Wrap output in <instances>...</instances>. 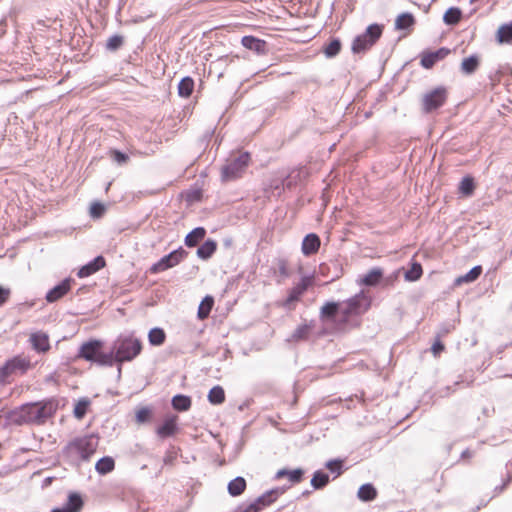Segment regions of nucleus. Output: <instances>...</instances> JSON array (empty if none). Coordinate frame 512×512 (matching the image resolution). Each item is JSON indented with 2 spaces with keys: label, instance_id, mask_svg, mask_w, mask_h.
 <instances>
[{
  "label": "nucleus",
  "instance_id": "42",
  "mask_svg": "<svg viewBox=\"0 0 512 512\" xmlns=\"http://www.w3.org/2000/svg\"><path fill=\"white\" fill-rule=\"evenodd\" d=\"M325 467L334 474V479L339 477L344 471V460L340 458L330 459L325 463Z\"/></svg>",
  "mask_w": 512,
  "mask_h": 512
},
{
  "label": "nucleus",
  "instance_id": "44",
  "mask_svg": "<svg viewBox=\"0 0 512 512\" xmlns=\"http://www.w3.org/2000/svg\"><path fill=\"white\" fill-rule=\"evenodd\" d=\"M475 189V182L473 177L465 176L459 185V191L464 196H470L473 194Z\"/></svg>",
  "mask_w": 512,
  "mask_h": 512
},
{
  "label": "nucleus",
  "instance_id": "14",
  "mask_svg": "<svg viewBox=\"0 0 512 512\" xmlns=\"http://www.w3.org/2000/svg\"><path fill=\"white\" fill-rule=\"evenodd\" d=\"M285 492L284 487H277L270 489L257 497L253 503L259 508V512L264 508L273 504L283 493Z\"/></svg>",
  "mask_w": 512,
  "mask_h": 512
},
{
  "label": "nucleus",
  "instance_id": "11",
  "mask_svg": "<svg viewBox=\"0 0 512 512\" xmlns=\"http://www.w3.org/2000/svg\"><path fill=\"white\" fill-rule=\"evenodd\" d=\"M310 283L311 282L309 277H302L300 282L288 291V295L283 303V306L290 309L291 305L297 302L308 289Z\"/></svg>",
  "mask_w": 512,
  "mask_h": 512
},
{
  "label": "nucleus",
  "instance_id": "46",
  "mask_svg": "<svg viewBox=\"0 0 512 512\" xmlns=\"http://www.w3.org/2000/svg\"><path fill=\"white\" fill-rule=\"evenodd\" d=\"M124 43V37L118 34L112 35L106 42V49L111 52L117 51Z\"/></svg>",
  "mask_w": 512,
  "mask_h": 512
},
{
  "label": "nucleus",
  "instance_id": "59",
  "mask_svg": "<svg viewBox=\"0 0 512 512\" xmlns=\"http://www.w3.org/2000/svg\"><path fill=\"white\" fill-rule=\"evenodd\" d=\"M172 460H173V458H172V457H170V456H166V457L164 458V463H165V464H170V463H172Z\"/></svg>",
  "mask_w": 512,
  "mask_h": 512
},
{
  "label": "nucleus",
  "instance_id": "5",
  "mask_svg": "<svg viewBox=\"0 0 512 512\" xmlns=\"http://www.w3.org/2000/svg\"><path fill=\"white\" fill-rule=\"evenodd\" d=\"M383 29L382 24H370L362 34L354 38L351 46L352 52L361 54L369 50L382 36Z\"/></svg>",
  "mask_w": 512,
  "mask_h": 512
},
{
  "label": "nucleus",
  "instance_id": "35",
  "mask_svg": "<svg viewBox=\"0 0 512 512\" xmlns=\"http://www.w3.org/2000/svg\"><path fill=\"white\" fill-rule=\"evenodd\" d=\"M194 89V80L190 76L183 77L178 84V94L181 97L188 98Z\"/></svg>",
  "mask_w": 512,
  "mask_h": 512
},
{
  "label": "nucleus",
  "instance_id": "27",
  "mask_svg": "<svg viewBox=\"0 0 512 512\" xmlns=\"http://www.w3.org/2000/svg\"><path fill=\"white\" fill-rule=\"evenodd\" d=\"M482 273V267L480 265L474 266L466 274L457 277L454 281L455 286H459L463 283H472L479 278Z\"/></svg>",
  "mask_w": 512,
  "mask_h": 512
},
{
  "label": "nucleus",
  "instance_id": "8",
  "mask_svg": "<svg viewBox=\"0 0 512 512\" xmlns=\"http://www.w3.org/2000/svg\"><path fill=\"white\" fill-rule=\"evenodd\" d=\"M188 256V252L183 249L182 247H179L173 251H171L169 254L161 257L156 263H154L149 271L151 274H158L163 271H166L170 268L175 267L178 265L181 261H183Z\"/></svg>",
  "mask_w": 512,
  "mask_h": 512
},
{
  "label": "nucleus",
  "instance_id": "17",
  "mask_svg": "<svg viewBox=\"0 0 512 512\" xmlns=\"http://www.w3.org/2000/svg\"><path fill=\"white\" fill-rule=\"evenodd\" d=\"M106 265L105 258L102 255L96 256L94 259L83 265L77 272L79 278H86L98 272Z\"/></svg>",
  "mask_w": 512,
  "mask_h": 512
},
{
  "label": "nucleus",
  "instance_id": "3",
  "mask_svg": "<svg viewBox=\"0 0 512 512\" xmlns=\"http://www.w3.org/2000/svg\"><path fill=\"white\" fill-rule=\"evenodd\" d=\"M103 342L97 339H91L83 343L78 352V357L99 366H112L115 363L113 351L102 352Z\"/></svg>",
  "mask_w": 512,
  "mask_h": 512
},
{
  "label": "nucleus",
  "instance_id": "24",
  "mask_svg": "<svg viewBox=\"0 0 512 512\" xmlns=\"http://www.w3.org/2000/svg\"><path fill=\"white\" fill-rule=\"evenodd\" d=\"M206 230L204 227H196L192 229L184 239V243L187 247H195L205 238Z\"/></svg>",
  "mask_w": 512,
  "mask_h": 512
},
{
  "label": "nucleus",
  "instance_id": "33",
  "mask_svg": "<svg viewBox=\"0 0 512 512\" xmlns=\"http://www.w3.org/2000/svg\"><path fill=\"white\" fill-rule=\"evenodd\" d=\"M479 63L480 61L477 55H470L463 59L461 63V71L467 75L473 74L477 70Z\"/></svg>",
  "mask_w": 512,
  "mask_h": 512
},
{
  "label": "nucleus",
  "instance_id": "19",
  "mask_svg": "<svg viewBox=\"0 0 512 512\" xmlns=\"http://www.w3.org/2000/svg\"><path fill=\"white\" fill-rule=\"evenodd\" d=\"M242 45L251 51L256 52L257 54H265L267 52L268 44L265 40L257 38L252 35H246L242 37L241 40Z\"/></svg>",
  "mask_w": 512,
  "mask_h": 512
},
{
  "label": "nucleus",
  "instance_id": "45",
  "mask_svg": "<svg viewBox=\"0 0 512 512\" xmlns=\"http://www.w3.org/2000/svg\"><path fill=\"white\" fill-rule=\"evenodd\" d=\"M89 405H90V400L89 399L81 398L76 403V405L74 407V411H73L74 416L77 419H82L86 415Z\"/></svg>",
  "mask_w": 512,
  "mask_h": 512
},
{
  "label": "nucleus",
  "instance_id": "38",
  "mask_svg": "<svg viewBox=\"0 0 512 512\" xmlns=\"http://www.w3.org/2000/svg\"><path fill=\"white\" fill-rule=\"evenodd\" d=\"M208 401L213 405H220L225 401V391L223 387L216 385L208 393Z\"/></svg>",
  "mask_w": 512,
  "mask_h": 512
},
{
  "label": "nucleus",
  "instance_id": "23",
  "mask_svg": "<svg viewBox=\"0 0 512 512\" xmlns=\"http://www.w3.org/2000/svg\"><path fill=\"white\" fill-rule=\"evenodd\" d=\"M217 242L213 239L205 240L197 249V256L202 260L210 259L216 252Z\"/></svg>",
  "mask_w": 512,
  "mask_h": 512
},
{
  "label": "nucleus",
  "instance_id": "28",
  "mask_svg": "<svg viewBox=\"0 0 512 512\" xmlns=\"http://www.w3.org/2000/svg\"><path fill=\"white\" fill-rule=\"evenodd\" d=\"M192 404L191 398L187 395L177 394L171 400L172 407L179 411L184 412L190 409Z\"/></svg>",
  "mask_w": 512,
  "mask_h": 512
},
{
  "label": "nucleus",
  "instance_id": "51",
  "mask_svg": "<svg viewBox=\"0 0 512 512\" xmlns=\"http://www.w3.org/2000/svg\"><path fill=\"white\" fill-rule=\"evenodd\" d=\"M11 290L0 285V307L9 299Z\"/></svg>",
  "mask_w": 512,
  "mask_h": 512
},
{
  "label": "nucleus",
  "instance_id": "58",
  "mask_svg": "<svg viewBox=\"0 0 512 512\" xmlns=\"http://www.w3.org/2000/svg\"><path fill=\"white\" fill-rule=\"evenodd\" d=\"M231 244H232V239H231V238H226V239H224V245H225L226 247L231 246Z\"/></svg>",
  "mask_w": 512,
  "mask_h": 512
},
{
  "label": "nucleus",
  "instance_id": "18",
  "mask_svg": "<svg viewBox=\"0 0 512 512\" xmlns=\"http://www.w3.org/2000/svg\"><path fill=\"white\" fill-rule=\"evenodd\" d=\"M178 429L177 416L173 415L167 417L163 423L156 428V434L161 439H166L175 435Z\"/></svg>",
  "mask_w": 512,
  "mask_h": 512
},
{
  "label": "nucleus",
  "instance_id": "39",
  "mask_svg": "<svg viewBox=\"0 0 512 512\" xmlns=\"http://www.w3.org/2000/svg\"><path fill=\"white\" fill-rule=\"evenodd\" d=\"M213 305H214V299L212 296L204 297V299L201 301V303L198 307V312H197L198 318L201 320L206 319L209 316Z\"/></svg>",
  "mask_w": 512,
  "mask_h": 512
},
{
  "label": "nucleus",
  "instance_id": "12",
  "mask_svg": "<svg viewBox=\"0 0 512 512\" xmlns=\"http://www.w3.org/2000/svg\"><path fill=\"white\" fill-rule=\"evenodd\" d=\"M72 282L73 279L70 277L63 279L46 293V301L48 303H54L61 299L70 291Z\"/></svg>",
  "mask_w": 512,
  "mask_h": 512
},
{
  "label": "nucleus",
  "instance_id": "47",
  "mask_svg": "<svg viewBox=\"0 0 512 512\" xmlns=\"http://www.w3.org/2000/svg\"><path fill=\"white\" fill-rule=\"evenodd\" d=\"M109 156L113 159L114 162H116L119 165H124L129 160V155L127 153L117 149H111L109 151Z\"/></svg>",
  "mask_w": 512,
  "mask_h": 512
},
{
  "label": "nucleus",
  "instance_id": "32",
  "mask_svg": "<svg viewBox=\"0 0 512 512\" xmlns=\"http://www.w3.org/2000/svg\"><path fill=\"white\" fill-rule=\"evenodd\" d=\"M462 18V11L458 7H450L443 15V21L446 25H457Z\"/></svg>",
  "mask_w": 512,
  "mask_h": 512
},
{
  "label": "nucleus",
  "instance_id": "52",
  "mask_svg": "<svg viewBox=\"0 0 512 512\" xmlns=\"http://www.w3.org/2000/svg\"><path fill=\"white\" fill-rule=\"evenodd\" d=\"M444 348V344L439 339H437L432 345L431 350L434 356H438L444 350Z\"/></svg>",
  "mask_w": 512,
  "mask_h": 512
},
{
  "label": "nucleus",
  "instance_id": "16",
  "mask_svg": "<svg viewBox=\"0 0 512 512\" xmlns=\"http://www.w3.org/2000/svg\"><path fill=\"white\" fill-rule=\"evenodd\" d=\"M450 49L441 47L435 51L425 52L421 57V65L426 69L432 68L438 61L450 54Z\"/></svg>",
  "mask_w": 512,
  "mask_h": 512
},
{
  "label": "nucleus",
  "instance_id": "1",
  "mask_svg": "<svg viewBox=\"0 0 512 512\" xmlns=\"http://www.w3.org/2000/svg\"><path fill=\"white\" fill-rule=\"evenodd\" d=\"M55 406L52 401L30 402L10 410L6 413L8 423L18 426L26 424H43L55 413Z\"/></svg>",
  "mask_w": 512,
  "mask_h": 512
},
{
  "label": "nucleus",
  "instance_id": "50",
  "mask_svg": "<svg viewBox=\"0 0 512 512\" xmlns=\"http://www.w3.org/2000/svg\"><path fill=\"white\" fill-rule=\"evenodd\" d=\"M235 512H259V508L255 506V504L253 503V501L249 504H242V505H239L236 509H235Z\"/></svg>",
  "mask_w": 512,
  "mask_h": 512
},
{
  "label": "nucleus",
  "instance_id": "54",
  "mask_svg": "<svg viewBox=\"0 0 512 512\" xmlns=\"http://www.w3.org/2000/svg\"><path fill=\"white\" fill-rule=\"evenodd\" d=\"M507 487V483H503L502 485L496 486L494 489L495 494L501 493Z\"/></svg>",
  "mask_w": 512,
  "mask_h": 512
},
{
  "label": "nucleus",
  "instance_id": "4",
  "mask_svg": "<svg viewBox=\"0 0 512 512\" xmlns=\"http://www.w3.org/2000/svg\"><path fill=\"white\" fill-rule=\"evenodd\" d=\"M98 440L93 435L76 438L66 446L67 454L74 460L88 461L95 453Z\"/></svg>",
  "mask_w": 512,
  "mask_h": 512
},
{
  "label": "nucleus",
  "instance_id": "29",
  "mask_svg": "<svg viewBox=\"0 0 512 512\" xmlns=\"http://www.w3.org/2000/svg\"><path fill=\"white\" fill-rule=\"evenodd\" d=\"M357 496L364 502L372 501L377 496V490L371 483H365L358 489Z\"/></svg>",
  "mask_w": 512,
  "mask_h": 512
},
{
  "label": "nucleus",
  "instance_id": "48",
  "mask_svg": "<svg viewBox=\"0 0 512 512\" xmlns=\"http://www.w3.org/2000/svg\"><path fill=\"white\" fill-rule=\"evenodd\" d=\"M152 410L149 407H142L136 412V421L138 423H146L151 419Z\"/></svg>",
  "mask_w": 512,
  "mask_h": 512
},
{
  "label": "nucleus",
  "instance_id": "36",
  "mask_svg": "<svg viewBox=\"0 0 512 512\" xmlns=\"http://www.w3.org/2000/svg\"><path fill=\"white\" fill-rule=\"evenodd\" d=\"M166 340V333L160 327L150 329L148 333V341L152 346H160Z\"/></svg>",
  "mask_w": 512,
  "mask_h": 512
},
{
  "label": "nucleus",
  "instance_id": "34",
  "mask_svg": "<svg viewBox=\"0 0 512 512\" xmlns=\"http://www.w3.org/2000/svg\"><path fill=\"white\" fill-rule=\"evenodd\" d=\"M497 40L501 44H512V21L498 28Z\"/></svg>",
  "mask_w": 512,
  "mask_h": 512
},
{
  "label": "nucleus",
  "instance_id": "9",
  "mask_svg": "<svg viewBox=\"0 0 512 512\" xmlns=\"http://www.w3.org/2000/svg\"><path fill=\"white\" fill-rule=\"evenodd\" d=\"M31 367V362L28 358L20 355L14 356L7 360L3 366L0 367V382L5 383L9 376L13 374H24Z\"/></svg>",
  "mask_w": 512,
  "mask_h": 512
},
{
  "label": "nucleus",
  "instance_id": "6",
  "mask_svg": "<svg viewBox=\"0 0 512 512\" xmlns=\"http://www.w3.org/2000/svg\"><path fill=\"white\" fill-rule=\"evenodd\" d=\"M249 161L250 154L248 152H243L237 157L228 160L221 168L222 181L228 182L238 178L248 166Z\"/></svg>",
  "mask_w": 512,
  "mask_h": 512
},
{
  "label": "nucleus",
  "instance_id": "56",
  "mask_svg": "<svg viewBox=\"0 0 512 512\" xmlns=\"http://www.w3.org/2000/svg\"><path fill=\"white\" fill-rule=\"evenodd\" d=\"M453 328L452 325H444L442 328H441V333L442 335L444 334H447L450 332V330Z\"/></svg>",
  "mask_w": 512,
  "mask_h": 512
},
{
  "label": "nucleus",
  "instance_id": "55",
  "mask_svg": "<svg viewBox=\"0 0 512 512\" xmlns=\"http://www.w3.org/2000/svg\"><path fill=\"white\" fill-rule=\"evenodd\" d=\"M399 275V271H395L391 276H389L386 281L387 283H392L393 280L397 279Z\"/></svg>",
  "mask_w": 512,
  "mask_h": 512
},
{
  "label": "nucleus",
  "instance_id": "57",
  "mask_svg": "<svg viewBox=\"0 0 512 512\" xmlns=\"http://www.w3.org/2000/svg\"><path fill=\"white\" fill-rule=\"evenodd\" d=\"M471 456V452L469 449H466L464 450L462 453H461V457L462 458H466V457H470Z\"/></svg>",
  "mask_w": 512,
  "mask_h": 512
},
{
  "label": "nucleus",
  "instance_id": "13",
  "mask_svg": "<svg viewBox=\"0 0 512 512\" xmlns=\"http://www.w3.org/2000/svg\"><path fill=\"white\" fill-rule=\"evenodd\" d=\"M338 315L343 317V307L340 302H326L320 309V319L323 322H334Z\"/></svg>",
  "mask_w": 512,
  "mask_h": 512
},
{
  "label": "nucleus",
  "instance_id": "7",
  "mask_svg": "<svg viewBox=\"0 0 512 512\" xmlns=\"http://www.w3.org/2000/svg\"><path fill=\"white\" fill-rule=\"evenodd\" d=\"M341 303L343 307V321H346L350 316L365 313L371 306V298L361 291Z\"/></svg>",
  "mask_w": 512,
  "mask_h": 512
},
{
  "label": "nucleus",
  "instance_id": "25",
  "mask_svg": "<svg viewBox=\"0 0 512 512\" xmlns=\"http://www.w3.org/2000/svg\"><path fill=\"white\" fill-rule=\"evenodd\" d=\"M287 476L289 481L293 484L299 483L302 481L304 476V470L301 468H296L294 470H288V469H280L276 475V479H280Z\"/></svg>",
  "mask_w": 512,
  "mask_h": 512
},
{
  "label": "nucleus",
  "instance_id": "41",
  "mask_svg": "<svg viewBox=\"0 0 512 512\" xmlns=\"http://www.w3.org/2000/svg\"><path fill=\"white\" fill-rule=\"evenodd\" d=\"M414 23L415 19L411 13H402L396 18L395 27L398 30H406L413 26Z\"/></svg>",
  "mask_w": 512,
  "mask_h": 512
},
{
  "label": "nucleus",
  "instance_id": "30",
  "mask_svg": "<svg viewBox=\"0 0 512 512\" xmlns=\"http://www.w3.org/2000/svg\"><path fill=\"white\" fill-rule=\"evenodd\" d=\"M114 468H115V461L110 456H104V457L100 458L96 462V465H95V470L100 475H106V474L110 473L111 471H113Z\"/></svg>",
  "mask_w": 512,
  "mask_h": 512
},
{
  "label": "nucleus",
  "instance_id": "31",
  "mask_svg": "<svg viewBox=\"0 0 512 512\" xmlns=\"http://www.w3.org/2000/svg\"><path fill=\"white\" fill-rule=\"evenodd\" d=\"M329 482V474L323 470H317L314 472L310 483L315 490H320L323 489Z\"/></svg>",
  "mask_w": 512,
  "mask_h": 512
},
{
  "label": "nucleus",
  "instance_id": "37",
  "mask_svg": "<svg viewBox=\"0 0 512 512\" xmlns=\"http://www.w3.org/2000/svg\"><path fill=\"white\" fill-rule=\"evenodd\" d=\"M313 326L314 325L312 322L310 324L304 323V324L299 325L295 329V331L293 332V334L291 335V338L289 340L298 342V341L307 339Z\"/></svg>",
  "mask_w": 512,
  "mask_h": 512
},
{
  "label": "nucleus",
  "instance_id": "21",
  "mask_svg": "<svg viewBox=\"0 0 512 512\" xmlns=\"http://www.w3.org/2000/svg\"><path fill=\"white\" fill-rule=\"evenodd\" d=\"M384 271L380 267H373L359 279V284L367 287H375L383 279Z\"/></svg>",
  "mask_w": 512,
  "mask_h": 512
},
{
  "label": "nucleus",
  "instance_id": "2",
  "mask_svg": "<svg viewBox=\"0 0 512 512\" xmlns=\"http://www.w3.org/2000/svg\"><path fill=\"white\" fill-rule=\"evenodd\" d=\"M111 351L116 363L129 362L141 353L142 342L133 335H121L113 342Z\"/></svg>",
  "mask_w": 512,
  "mask_h": 512
},
{
  "label": "nucleus",
  "instance_id": "22",
  "mask_svg": "<svg viewBox=\"0 0 512 512\" xmlns=\"http://www.w3.org/2000/svg\"><path fill=\"white\" fill-rule=\"evenodd\" d=\"M30 341L37 352H46L50 349L49 337L46 333L36 332L31 334Z\"/></svg>",
  "mask_w": 512,
  "mask_h": 512
},
{
  "label": "nucleus",
  "instance_id": "10",
  "mask_svg": "<svg viewBox=\"0 0 512 512\" xmlns=\"http://www.w3.org/2000/svg\"><path fill=\"white\" fill-rule=\"evenodd\" d=\"M448 97V91L444 86H438L423 96L422 109L425 113H431L442 107Z\"/></svg>",
  "mask_w": 512,
  "mask_h": 512
},
{
  "label": "nucleus",
  "instance_id": "49",
  "mask_svg": "<svg viewBox=\"0 0 512 512\" xmlns=\"http://www.w3.org/2000/svg\"><path fill=\"white\" fill-rule=\"evenodd\" d=\"M105 210H106V208H105L104 204H102L100 202H94L90 206V215L92 218H100L103 216Z\"/></svg>",
  "mask_w": 512,
  "mask_h": 512
},
{
  "label": "nucleus",
  "instance_id": "40",
  "mask_svg": "<svg viewBox=\"0 0 512 512\" xmlns=\"http://www.w3.org/2000/svg\"><path fill=\"white\" fill-rule=\"evenodd\" d=\"M423 274L422 266L419 262H412L411 267L405 271L404 278L406 281L414 282L420 279Z\"/></svg>",
  "mask_w": 512,
  "mask_h": 512
},
{
  "label": "nucleus",
  "instance_id": "26",
  "mask_svg": "<svg viewBox=\"0 0 512 512\" xmlns=\"http://www.w3.org/2000/svg\"><path fill=\"white\" fill-rule=\"evenodd\" d=\"M246 486V480L241 476H237L228 483L227 490L232 497H237L245 491Z\"/></svg>",
  "mask_w": 512,
  "mask_h": 512
},
{
  "label": "nucleus",
  "instance_id": "61",
  "mask_svg": "<svg viewBox=\"0 0 512 512\" xmlns=\"http://www.w3.org/2000/svg\"><path fill=\"white\" fill-rule=\"evenodd\" d=\"M118 375H121V367L118 368Z\"/></svg>",
  "mask_w": 512,
  "mask_h": 512
},
{
  "label": "nucleus",
  "instance_id": "15",
  "mask_svg": "<svg viewBox=\"0 0 512 512\" xmlns=\"http://www.w3.org/2000/svg\"><path fill=\"white\" fill-rule=\"evenodd\" d=\"M84 506V500L79 492H70L66 503L61 508H53L52 512H80Z\"/></svg>",
  "mask_w": 512,
  "mask_h": 512
},
{
  "label": "nucleus",
  "instance_id": "43",
  "mask_svg": "<svg viewBox=\"0 0 512 512\" xmlns=\"http://www.w3.org/2000/svg\"><path fill=\"white\" fill-rule=\"evenodd\" d=\"M341 47V41L338 38H333L324 46L323 52L327 58H333L339 54Z\"/></svg>",
  "mask_w": 512,
  "mask_h": 512
},
{
  "label": "nucleus",
  "instance_id": "20",
  "mask_svg": "<svg viewBox=\"0 0 512 512\" xmlns=\"http://www.w3.org/2000/svg\"><path fill=\"white\" fill-rule=\"evenodd\" d=\"M321 240L320 237L315 233L307 234L303 241L301 250L305 256H311L318 252L320 248Z\"/></svg>",
  "mask_w": 512,
  "mask_h": 512
},
{
  "label": "nucleus",
  "instance_id": "60",
  "mask_svg": "<svg viewBox=\"0 0 512 512\" xmlns=\"http://www.w3.org/2000/svg\"><path fill=\"white\" fill-rule=\"evenodd\" d=\"M512 478L509 476L503 483H507V485L511 482Z\"/></svg>",
  "mask_w": 512,
  "mask_h": 512
},
{
  "label": "nucleus",
  "instance_id": "53",
  "mask_svg": "<svg viewBox=\"0 0 512 512\" xmlns=\"http://www.w3.org/2000/svg\"><path fill=\"white\" fill-rule=\"evenodd\" d=\"M279 272L281 275L283 276H287L288 275V271H287V267L284 263H282L280 266H279Z\"/></svg>",
  "mask_w": 512,
  "mask_h": 512
}]
</instances>
